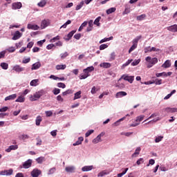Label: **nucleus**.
Returning <instances> with one entry per match:
<instances>
[{
  "instance_id": "37",
  "label": "nucleus",
  "mask_w": 177,
  "mask_h": 177,
  "mask_svg": "<svg viewBox=\"0 0 177 177\" xmlns=\"http://www.w3.org/2000/svg\"><path fill=\"white\" fill-rule=\"evenodd\" d=\"M72 93H74V90L72 89H68L66 91L62 93L63 96H67V95H71Z\"/></svg>"
},
{
  "instance_id": "42",
  "label": "nucleus",
  "mask_w": 177,
  "mask_h": 177,
  "mask_svg": "<svg viewBox=\"0 0 177 177\" xmlns=\"http://www.w3.org/2000/svg\"><path fill=\"white\" fill-rule=\"evenodd\" d=\"M142 36H137L135 39H133L132 44L134 45H138V42H139V40L141 39Z\"/></svg>"
},
{
  "instance_id": "57",
  "label": "nucleus",
  "mask_w": 177,
  "mask_h": 177,
  "mask_svg": "<svg viewBox=\"0 0 177 177\" xmlns=\"http://www.w3.org/2000/svg\"><path fill=\"white\" fill-rule=\"evenodd\" d=\"M8 50V52H9L10 53H13V52H15V50H16V48H15L14 46H11L8 48H7L6 50V51Z\"/></svg>"
},
{
  "instance_id": "54",
  "label": "nucleus",
  "mask_w": 177,
  "mask_h": 177,
  "mask_svg": "<svg viewBox=\"0 0 177 177\" xmlns=\"http://www.w3.org/2000/svg\"><path fill=\"white\" fill-rule=\"evenodd\" d=\"M165 75H167V73L166 72L156 73V76L158 78H160V77H165Z\"/></svg>"
},
{
  "instance_id": "40",
  "label": "nucleus",
  "mask_w": 177,
  "mask_h": 177,
  "mask_svg": "<svg viewBox=\"0 0 177 177\" xmlns=\"http://www.w3.org/2000/svg\"><path fill=\"white\" fill-rule=\"evenodd\" d=\"M0 66L3 70H8V68H9V64H8L6 62L1 63Z\"/></svg>"
},
{
  "instance_id": "46",
  "label": "nucleus",
  "mask_w": 177,
  "mask_h": 177,
  "mask_svg": "<svg viewBox=\"0 0 177 177\" xmlns=\"http://www.w3.org/2000/svg\"><path fill=\"white\" fill-rule=\"evenodd\" d=\"M145 118V115H141L140 116H138L136 119V122H139V124H140L141 121H143V119Z\"/></svg>"
},
{
  "instance_id": "47",
  "label": "nucleus",
  "mask_w": 177,
  "mask_h": 177,
  "mask_svg": "<svg viewBox=\"0 0 177 177\" xmlns=\"http://www.w3.org/2000/svg\"><path fill=\"white\" fill-rule=\"evenodd\" d=\"M162 139H164V136H159L158 137H156L155 142L160 143V142H161L162 140Z\"/></svg>"
},
{
  "instance_id": "8",
  "label": "nucleus",
  "mask_w": 177,
  "mask_h": 177,
  "mask_svg": "<svg viewBox=\"0 0 177 177\" xmlns=\"http://www.w3.org/2000/svg\"><path fill=\"white\" fill-rule=\"evenodd\" d=\"M41 174H42V171H41V170L38 169H34L31 171L30 175L32 177H39Z\"/></svg>"
},
{
  "instance_id": "29",
  "label": "nucleus",
  "mask_w": 177,
  "mask_h": 177,
  "mask_svg": "<svg viewBox=\"0 0 177 177\" xmlns=\"http://www.w3.org/2000/svg\"><path fill=\"white\" fill-rule=\"evenodd\" d=\"M67 65L66 64H58L55 66L56 70H66Z\"/></svg>"
},
{
  "instance_id": "12",
  "label": "nucleus",
  "mask_w": 177,
  "mask_h": 177,
  "mask_svg": "<svg viewBox=\"0 0 177 177\" xmlns=\"http://www.w3.org/2000/svg\"><path fill=\"white\" fill-rule=\"evenodd\" d=\"M27 28L28 30H39V26L34 24H28L27 26Z\"/></svg>"
},
{
  "instance_id": "21",
  "label": "nucleus",
  "mask_w": 177,
  "mask_h": 177,
  "mask_svg": "<svg viewBox=\"0 0 177 177\" xmlns=\"http://www.w3.org/2000/svg\"><path fill=\"white\" fill-rule=\"evenodd\" d=\"M17 97V94H12L5 97V101L8 102V100H15Z\"/></svg>"
},
{
  "instance_id": "50",
  "label": "nucleus",
  "mask_w": 177,
  "mask_h": 177,
  "mask_svg": "<svg viewBox=\"0 0 177 177\" xmlns=\"http://www.w3.org/2000/svg\"><path fill=\"white\" fill-rule=\"evenodd\" d=\"M84 1H82L75 8V10H80L82 6H84Z\"/></svg>"
},
{
  "instance_id": "16",
  "label": "nucleus",
  "mask_w": 177,
  "mask_h": 177,
  "mask_svg": "<svg viewBox=\"0 0 177 177\" xmlns=\"http://www.w3.org/2000/svg\"><path fill=\"white\" fill-rule=\"evenodd\" d=\"M167 30H168V31H171V32H177V24L167 27Z\"/></svg>"
},
{
  "instance_id": "23",
  "label": "nucleus",
  "mask_w": 177,
  "mask_h": 177,
  "mask_svg": "<svg viewBox=\"0 0 177 177\" xmlns=\"http://www.w3.org/2000/svg\"><path fill=\"white\" fill-rule=\"evenodd\" d=\"M82 142H84V137H79L78 140L73 143V146H80V145L82 144Z\"/></svg>"
},
{
  "instance_id": "19",
  "label": "nucleus",
  "mask_w": 177,
  "mask_h": 177,
  "mask_svg": "<svg viewBox=\"0 0 177 177\" xmlns=\"http://www.w3.org/2000/svg\"><path fill=\"white\" fill-rule=\"evenodd\" d=\"M171 60L167 59V60H166V61L165 62L164 64H162V67L163 68H169V67H171Z\"/></svg>"
},
{
  "instance_id": "38",
  "label": "nucleus",
  "mask_w": 177,
  "mask_h": 177,
  "mask_svg": "<svg viewBox=\"0 0 177 177\" xmlns=\"http://www.w3.org/2000/svg\"><path fill=\"white\" fill-rule=\"evenodd\" d=\"M81 91H77V93H75L73 100H77V99H81Z\"/></svg>"
},
{
  "instance_id": "43",
  "label": "nucleus",
  "mask_w": 177,
  "mask_h": 177,
  "mask_svg": "<svg viewBox=\"0 0 177 177\" xmlns=\"http://www.w3.org/2000/svg\"><path fill=\"white\" fill-rule=\"evenodd\" d=\"M175 93H176V90L171 91V92L169 94H168L167 96H165L164 97V100H168V99H169V97H171V96H172V95H174Z\"/></svg>"
},
{
  "instance_id": "13",
  "label": "nucleus",
  "mask_w": 177,
  "mask_h": 177,
  "mask_svg": "<svg viewBox=\"0 0 177 177\" xmlns=\"http://www.w3.org/2000/svg\"><path fill=\"white\" fill-rule=\"evenodd\" d=\"M22 6L23 5L20 2L13 3L12 4V9H13L14 10H16L17 9H21Z\"/></svg>"
},
{
  "instance_id": "24",
  "label": "nucleus",
  "mask_w": 177,
  "mask_h": 177,
  "mask_svg": "<svg viewBox=\"0 0 177 177\" xmlns=\"http://www.w3.org/2000/svg\"><path fill=\"white\" fill-rule=\"evenodd\" d=\"M93 28V20H90L88 21V26L86 28V31L89 32V31H92Z\"/></svg>"
},
{
  "instance_id": "64",
  "label": "nucleus",
  "mask_w": 177,
  "mask_h": 177,
  "mask_svg": "<svg viewBox=\"0 0 177 177\" xmlns=\"http://www.w3.org/2000/svg\"><path fill=\"white\" fill-rule=\"evenodd\" d=\"M67 56H68V53H67V52H65L60 55L61 59H66V57H67Z\"/></svg>"
},
{
  "instance_id": "31",
  "label": "nucleus",
  "mask_w": 177,
  "mask_h": 177,
  "mask_svg": "<svg viewBox=\"0 0 177 177\" xmlns=\"http://www.w3.org/2000/svg\"><path fill=\"white\" fill-rule=\"evenodd\" d=\"M47 2L48 0H41V1L37 3V6H39V8H44L46 5Z\"/></svg>"
},
{
  "instance_id": "35",
  "label": "nucleus",
  "mask_w": 177,
  "mask_h": 177,
  "mask_svg": "<svg viewBox=\"0 0 177 177\" xmlns=\"http://www.w3.org/2000/svg\"><path fill=\"white\" fill-rule=\"evenodd\" d=\"M36 161L37 162V164H42L44 162L46 161L45 157L44 156H41L39 157L36 159Z\"/></svg>"
},
{
  "instance_id": "6",
  "label": "nucleus",
  "mask_w": 177,
  "mask_h": 177,
  "mask_svg": "<svg viewBox=\"0 0 177 177\" xmlns=\"http://www.w3.org/2000/svg\"><path fill=\"white\" fill-rule=\"evenodd\" d=\"M106 135V133L102 132L100 133L95 138H94L92 142L94 145H97V143H99L100 142H102V138Z\"/></svg>"
},
{
  "instance_id": "62",
  "label": "nucleus",
  "mask_w": 177,
  "mask_h": 177,
  "mask_svg": "<svg viewBox=\"0 0 177 177\" xmlns=\"http://www.w3.org/2000/svg\"><path fill=\"white\" fill-rule=\"evenodd\" d=\"M94 131L93 130H88L86 134H85V137L88 138V136H91V135H92V133H93Z\"/></svg>"
},
{
  "instance_id": "34",
  "label": "nucleus",
  "mask_w": 177,
  "mask_h": 177,
  "mask_svg": "<svg viewBox=\"0 0 177 177\" xmlns=\"http://www.w3.org/2000/svg\"><path fill=\"white\" fill-rule=\"evenodd\" d=\"M113 40V36L110 37H105L102 39H101L99 41V44H103L104 42H108V41H111Z\"/></svg>"
},
{
  "instance_id": "58",
  "label": "nucleus",
  "mask_w": 177,
  "mask_h": 177,
  "mask_svg": "<svg viewBox=\"0 0 177 177\" xmlns=\"http://www.w3.org/2000/svg\"><path fill=\"white\" fill-rule=\"evenodd\" d=\"M109 48V45L107 44H101L100 46V50H104V49H107Z\"/></svg>"
},
{
  "instance_id": "33",
  "label": "nucleus",
  "mask_w": 177,
  "mask_h": 177,
  "mask_svg": "<svg viewBox=\"0 0 177 177\" xmlns=\"http://www.w3.org/2000/svg\"><path fill=\"white\" fill-rule=\"evenodd\" d=\"M38 82H39V80L35 79L30 82V86H37Z\"/></svg>"
},
{
  "instance_id": "4",
  "label": "nucleus",
  "mask_w": 177,
  "mask_h": 177,
  "mask_svg": "<svg viewBox=\"0 0 177 177\" xmlns=\"http://www.w3.org/2000/svg\"><path fill=\"white\" fill-rule=\"evenodd\" d=\"M160 48L151 46H147L144 48L145 53H150V52H160Z\"/></svg>"
},
{
  "instance_id": "20",
  "label": "nucleus",
  "mask_w": 177,
  "mask_h": 177,
  "mask_svg": "<svg viewBox=\"0 0 177 177\" xmlns=\"http://www.w3.org/2000/svg\"><path fill=\"white\" fill-rule=\"evenodd\" d=\"M93 169V165L84 166L82 168V172H88V171H92Z\"/></svg>"
},
{
  "instance_id": "44",
  "label": "nucleus",
  "mask_w": 177,
  "mask_h": 177,
  "mask_svg": "<svg viewBox=\"0 0 177 177\" xmlns=\"http://www.w3.org/2000/svg\"><path fill=\"white\" fill-rule=\"evenodd\" d=\"M26 100V98L23 96H19L18 97V98L15 100V102H18V103H24Z\"/></svg>"
},
{
  "instance_id": "17",
  "label": "nucleus",
  "mask_w": 177,
  "mask_h": 177,
  "mask_svg": "<svg viewBox=\"0 0 177 177\" xmlns=\"http://www.w3.org/2000/svg\"><path fill=\"white\" fill-rule=\"evenodd\" d=\"M141 150H142V148H140V147H137L135 150V152L131 155V157L133 158L138 157V154H140Z\"/></svg>"
},
{
  "instance_id": "11",
  "label": "nucleus",
  "mask_w": 177,
  "mask_h": 177,
  "mask_svg": "<svg viewBox=\"0 0 177 177\" xmlns=\"http://www.w3.org/2000/svg\"><path fill=\"white\" fill-rule=\"evenodd\" d=\"M32 164V160L28 159L23 164V167L25 168V169H27L31 167Z\"/></svg>"
},
{
  "instance_id": "22",
  "label": "nucleus",
  "mask_w": 177,
  "mask_h": 177,
  "mask_svg": "<svg viewBox=\"0 0 177 177\" xmlns=\"http://www.w3.org/2000/svg\"><path fill=\"white\" fill-rule=\"evenodd\" d=\"M41 67V62H37L32 65L31 70H38Z\"/></svg>"
},
{
  "instance_id": "36",
  "label": "nucleus",
  "mask_w": 177,
  "mask_h": 177,
  "mask_svg": "<svg viewBox=\"0 0 177 177\" xmlns=\"http://www.w3.org/2000/svg\"><path fill=\"white\" fill-rule=\"evenodd\" d=\"M132 62H133V59H128L127 61V62H125L124 64H123L121 66V68L124 69L125 67H127V66H129V64H131V63H132Z\"/></svg>"
},
{
  "instance_id": "30",
  "label": "nucleus",
  "mask_w": 177,
  "mask_h": 177,
  "mask_svg": "<svg viewBox=\"0 0 177 177\" xmlns=\"http://www.w3.org/2000/svg\"><path fill=\"white\" fill-rule=\"evenodd\" d=\"M125 118H127V117H123V118L119 119L118 120H117L112 124L113 127H118L120 125V123L121 122V121H124V120H125Z\"/></svg>"
},
{
  "instance_id": "9",
  "label": "nucleus",
  "mask_w": 177,
  "mask_h": 177,
  "mask_svg": "<svg viewBox=\"0 0 177 177\" xmlns=\"http://www.w3.org/2000/svg\"><path fill=\"white\" fill-rule=\"evenodd\" d=\"M12 70L16 73H21L24 71L25 68L24 67L20 66V65H15L12 67Z\"/></svg>"
},
{
  "instance_id": "55",
  "label": "nucleus",
  "mask_w": 177,
  "mask_h": 177,
  "mask_svg": "<svg viewBox=\"0 0 177 177\" xmlns=\"http://www.w3.org/2000/svg\"><path fill=\"white\" fill-rule=\"evenodd\" d=\"M86 24H88V22L86 21H84L83 24H82V25L78 29V31H82V30L84 29V27H86Z\"/></svg>"
},
{
  "instance_id": "25",
  "label": "nucleus",
  "mask_w": 177,
  "mask_h": 177,
  "mask_svg": "<svg viewBox=\"0 0 177 177\" xmlns=\"http://www.w3.org/2000/svg\"><path fill=\"white\" fill-rule=\"evenodd\" d=\"M93 70H95L93 66H88L83 70V73L89 74V73H91V71H93Z\"/></svg>"
},
{
  "instance_id": "32",
  "label": "nucleus",
  "mask_w": 177,
  "mask_h": 177,
  "mask_svg": "<svg viewBox=\"0 0 177 177\" xmlns=\"http://www.w3.org/2000/svg\"><path fill=\"white\" fill-rule=\"evenodd\" d=\"M102 19V17H97L94 22H93V24H95V26H97V27H100V20Z\"/></svg>"
},
{
  "instance_id": "45",
  "label": "nucleus",
  "mask_w": 177,
  "mask_h": 177,
  "mask_svg": "<svg viewBox=\"0 0 177 177\" xmlns=\"http://www.w3.org/2000/svg\"><path fill=\"white\" fill-rule=\"evenodd\" d=\"M115 10H117V8L113 7L111 8L108 10H106V15H111V13H114V12H115Z\"/></svg>"
},
{
  "instance_id": "60",
  "label": "nucleus",
  "mask_w": 177,
  "mask_h": 177,
  "mask_svg": "<svg viewBox=\"0 0 177 177\" xmlns=\"http://www.w3.org/2000/svg\"><path fill=\"white\" fill-rule=\"evenodd\" d=\"M55 171H56V168L53 167L49 169L48 175H52V174H55Z\"/></svg>"
},
{
  "instance_id": "51",
  "label": "nucleus",
  "mask_w": 177,
  "mask_h": 177,
  "mask_svg": "<svg viewBox=\"0 0 177 177\" xmlns=\"http://www.w3.org/2000/svg\"><path fill=\"white\" fill-rule=\"evenodd\" d=\"M68 24H71V20H68L65 24H64L60 28H66L67 26H68Z\"/></svg>"
},
{
  "instance_id": "2",
  "label": "nucleus",
  "mask_w": 177,
  "mask_h": 177,
  "mask_svg": "<svg viewBox=\"0 0 177 177\" xmlns=\"http://www.w3.org/2000/svg\"><path fill=\"white\" fill-rule=\"evenodd\" d=\"M44 95V90H40L35 93L32 95L30 96V102H35L38 100V99L41 98V96Z\"/></svg>"
},
{
  "instance_id": "49",
  "label": "nucleus",
  "mask_w": 177,
  "mask_h": 177,
  "mask_svg": "<svg viewBox=\"0 0 177 177\" xmlns=\"http://www.w3.org/2000/svg\"><path fill=\"white\" fill-rule=\"evenodd\" d=\"M145 19H146V15L145 14L137 17V20H138L139 21H142V20H145Z\"/></svg>"
},
{
  "instance_id": "7",
  "label": "nucleus",
  "mask_w": 177,
  "mask_h": 177,
  "mask_svg": "<svg viewBox=\"0 0 177 177\" xmlns=\"http://www.w3.org/2000/svg\"><path fill=\"white\" fill-rule=\"evenodd\" d=\"M21 37H23V33L20 32V31H19V30H17L14 33L12 39L13 41H17V39H20V38H21Z\"/></svg>"
},
{
  "instance_id": "28",
  "label": "nucleus",
  "mask_w": 177,
  "mask_h": 177,
  "mask_svg": "<svg viewBox=\"0 0 177 177\" xmlns=\"http://www.w3.org/2000/svg\"><path fill=\"white\" fill-rule=\"evenodd\" d=\"M42 121V117H41V115H38L37 118H36V120H35V124L37 127H39V125H41V122Z\"/></svg>"
},
{
  "instance_id": "52",
  "label": "nucleus",
  "mask_w": 177,
  "mask_h": 177,
  "mask_svg": "<svg viewBox=\"0 0 177 177\" xmlns=\"http://www.w3.org/2000/svg\"><path fill=\"white\" fill-rule=\"evenodd\" d=\"M74 34H75V30H72L71 32H70L67 35V37L68 38L67 40L68 41L69 39H71V38H73V35H74Z\"/></svg>"
},
{
  "instance_id": "53",
  "label": "nucleus",
  "mask_w": 177,
  "mask_h": 177,
  "mask_svg": "<svg viewBox=\"0 0 177 177\" xmlns=\"http://www.w3.org/2000/svg\"><path fill=\"white\" fill-rule=\"evenodd\" d=\"M136 48H138V44H133L129 50V53H131V52H133V50H135Z\"/></svg>"
},
{
  "instance_id": "1",
  "label": "nucleus",
  "mask_w": 177,
  "mask_h": 177,
  "mask_svg": "<svg viewBox=\"0 0 177 177\" xmlns=\"http://www.w3.org/2000/svg\"><path fill=\"white\" fill-rule=\"evenodd\" d=\"M145 62L147 64V68H151L153 66L158 63V59L157 57L151 58V57L148 56L145 57Z\"/></svg>"
},
{
  "instance_id": "26",
  "label": "nucleus",
  "mask_w": 177,
  "mask_h": 177,
  "mask_svg": "<svg viewBox=\"0 0 177 177\" xmlns=\"http://www.w3.org/2000/svg\"><path fill=\"white\" fill-rule=\"evenodd\" d=\"M110 174V171H109L108 170H104L100 171L98 174L97 176L98 177H103L105 176V175H109Z\"/></svg>"
},
{
  "instance_id": "56",
  "label": "nucleus",
  "mask_w": 177,
  "mask_h": 177,
  "mask_svg": "<svg viewBox=\"0 0 177 177\" xmlns=\"http://www.w3.org/2000/svg\"><path fill=\"white\" fill-rule=\"evenodd\" d=\"M143 162H145V159H143V158H140L136 161L137 165H140L141 164H143Z\"/></svg>"
},
{
  "instance_id": "41",
  "label": "nucleus",
  "mask_w": 177,
  "mask_h": 177,
  "mask_svg": "<svg viewBox=\"0 0 177 177\" xmlns=\"http://www.w3.org/2000/svg\"><path fill=\"white\" fill-rule=\"evenodd\" d=\"M158 115H160V113H158V112L153 113L151 114L150 117H149L147 120H145L144 122H146V121H149V120H151V118H154V117H158Z\"/></svg>"
},
{
  "instance_id": "3",
  "label": "nucleus",
  "mask_w": 177,
  "mask_h": 177,
  "mask_svg": "<svg viewBox=\"0 0 177 177\" xmlns=\"http://www.w3.org/2000/svg\"><path fill=\"white\" fill-rule=\"evenodd\" d=\"M122 80H124V81H128L130 84H132L133 82V80H135L134 76H129L127 75H123L122 77L118 80V82L121 81Z\"/></svg>"
},
{
  "instance_id": "48",
  "label": "nucleus",
  "mask_w": 177,
  "mask_h": 177,
  "mask_svg": "<svg viewBox=\"0 0 177 177\" xmlns=\"http://www.w3.org/2000/svg\"><path fill=\"white\" fill-rule=\"evenodd\" d=\"M91 75L89 73H84V75H80V80H86L88 77H89Z\"/></svg>"
},
{
  "instance_id": "18",
  "label": "nucleus",
  "mask_w": 177,
  "mask_h": 177,
  "mask_svg": "<svg viewBox=\"0 0 177 177\" xmlns=\"http://www.w3.org/2000/svg\"><path fill=\"white\" fill-rule=\"evenodd\" d=\"M127 92H125V91H120V92H118L115 94V97L117 99H119L120 97H124V96H127Z\"/></svg>"
},
{
  "instance_id": "10",
  "label": "nucleus",
  "mask_w": 177,
  "mask_h": 177,
  "mask_svg": "<svg viewBox=\"0 0 177 177\" xmlns=\"http://www.w3.org/2000/svg\"><path fill=\"white\" fill-rule=\"evenodd\" d=\"M163 113H177V108L167 107L162 109Z\"/></svg>"
},
{
  "instance_id": "59",
  "label": "nucleus",
  "mask_w": 177,
  "mask_h": 177,
  "mask_svg": "<svg viewBox=\"0 0 177 177\" xmlns=\"http://www.w3.org/2000/svg\"><path fill=\"white\" fill-rule=\"evenodd\" d=\"M139 63H140V59H135V60L131 63V66H138V64H139Z\"/></svg>"
},
{
  "instance_id": "5",
  "label": "nucleus",
  "mask_w": 177,
  "mask_h": 177,
  "mask_svg": "<svg viewBox=\"0 0 177 177\" xmlns=\"http://www.w3.org/2000/svg\"><path fill=\"white\" fill-rule=\"evenodd\" d=\"M13 174V169H5V170H2L0 171V175L1 176H10V175Z\"/></svg>"
},
{
  "instance_id": "15",
  "label": "nucleus",
  "mask_w": 177,
  "mask_h": 177,
  "mask_svg": "<svg viewBox=\"0 0 177 177\" xmlns=\"http://www.w3.org/2000/svg\"><path fill=\"white\" fill-rule=\"evenodd\" d=\"M65 171L69 174H73V172H75V166H67L65 168Z\"/></svg>"
},
{
  "instance_id": "39",
  "label": "nucleus",
  "mask_w": 177,
  "mask_h": 177,
  "mask_svg": "<svg viewBox=\"0 0 177 177\" xmlns=\"http://www.w3.org/2000/svg\"><path fill=\"white\" fill-rule=\"evenodd\" d=\"M19 138L21 140H26V139H30V136H28L27 134H22V135L19 136Z\"/></svg>"
},
{
  "instance_id": "63",
  "label": "nucleus",
  "mask_w": 177,
  "mask_h": 177,
  "mask_svg": "<svg viewBox=\"0 0 177 177\" xmlns=\"http://www.w3.org/2000/svg\"><path fill=\"white\" fill-rule=\"evenodd\" d=\"M57 86L58 88H62V89H64V88H66V84L64 83H57Z\"/></svg>"
},
{
  "instance_id": "27",
  "label": "nucleus",
  "mask_w": 177,
  "mask_h": 177,
  "mask_svg": "<svg viewBox=\"0 0 177 177\" xmlns=\"http://www.w3.org/2000/svg\"><path fill=\"white\" fill-rule=\"evenodd\" d=\"M100 66L103 68H110V67H111V64L109 62H104V63H101Z\"/></svg>"
},
{
  "instance_id": "14",
  "label": "nucleus",
  "mask_w": 177,
  "mask_h": 177,
  "mask_svg": "<svg viewBox=\"0 0 177 177\" xmlns=\"http://www.w3.org/2000/svg\"><path fill=\"white\" fill-rule=\"evenodd\" d=\"M50 24V20L49 19H44L41 21V28H46Z\"/></svg>"
},
{
  "instance_id": "61",
  "label": "nucleus",
  "mask_w": 177,
  "mask_h": 177,
  "mask_svg": "<svg viewBox=\"0 0 177 177\" xmlns=\"http://www.w3.org/2000/svg\"><path fill=\"white\" fill-rule=\"evenodd\" d=\"M97 91H99V90L97 88H96V86H94L91 88V93H92V95H95V93H96V92H97Z\"/></svg>"
}]
</instances>
